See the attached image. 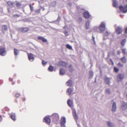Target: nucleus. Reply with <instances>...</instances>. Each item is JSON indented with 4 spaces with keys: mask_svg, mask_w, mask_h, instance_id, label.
Segmentation results:
<instances>
[{
    "mask_svg": "<svg viewBox=\"0 0 127 127\" xmlns=\"http://www.w3.org/2000/svg\"><path fill=\"white\" fill-rule=\"evenodd\" d=\"M29 7H30V8L31 9V11H32L33 10V7L32 6L31 4H30L29 5Z\"/></svg>",
    "mask_w": 127,
    "mask_h": 127,
    "instance_id": "obj_42",
    "label": "nucleus"
},
{
    "mask_svg": "<svg viewBox=\"0 0 127 127\" xmlns=\"http://www.w3.org/2000/svg\"><path fill=\"white\" fill-rule=\"evenodd\" d=\"M7 4L8 6L10 8L14 7L15 5V3L14 2L10 1H7Z\"/></svg>",
    "mask_w": 127,
    "mask_h": 127,
    "instance_id": "obj_6",
    "label": "nucleus"
},
{
    "mask_svg": "<svg viewBox=\"0 0 127 127\" xmlns=\"http://www.w3.org/2000/svg\"><path fill=\"white\" fill-rule=\"evenodd\" d=\"M107 123L109 127H113L112 124L109 122H107Z\"/></svg>",
    "mask_w": 127,
    "mask_h": 127,
    "instance_id": "obj_30",
    "label": "nucleus"
},
{
    "mask_svg": "<svg viewBox=\"0 0 127 127\" xmlns=\"http://www.w3.org/2000/svg\"><path fill=\"white\" fill-rule=\"evenodd\" d=\"M114 71L116 73H118L119 71L118 68L116 67H114Z\"/></svg>",
    "mask_w": 127,
    "mask_h": 127,
    "instance_id": "obj_29",
    "label": "nucleus"
},
{
    "mask_svg": "<svg viewBox=\"0 0 127 127\" xmlns=\"http://www.w3.org/2000/svg\"><path fill=\"white\" fill-rule=\"evenodd\" d=\"M83 16L86 19H88L90 16V15L88 11L85 12L83 13Z\"/></svg>",
    "mask_w": 127,
    "mask_h": 127,
    "instance_id": "obj_13",
    "label": "nucleus"
},
{
    "mask_svg": "<svg viewBox=\"0 0 127 127\" xmlns=\"http://www.w3.org/2000/svg\"><path fill=\"white\" fill-rule=\"evenodd\" d=\"M116 110V103L115 102H114L112 105V110L113 112H115Z\"/></svg>",
    "mask_w": 127,
    "mask_h": 127,
    "instance_id": "obj_16",
    "label": "nucleus"
},
{
    "mask_svg": "<svg viewBox=\"0 0 127 127\" xmlns=\"http://www.w3.org/2000/svg\"><path fill=\"white\" fill-rule=\"evenodd\" d=\"M29 30V29L28 27H22L19 29L20 32L25 33L27 32Z\"/></svg>",
    "mask_w": 127,
    "mask_h": 127,
    "instance_id": "obj_5",
    "label": "nucleus"
},
{
    "mask_svg": "<svg viewBox=\"0 0 127 127\" xmlns=\"http://www.w3.org/2000/svg\"><path fill=\"white\" fill-rule=\"evenodd\" d=\"M116 33L118 34H121L122 32L121 28L119 27L116 28Z\"/></svg>",
    "mask_w": 127,
    "mask_h": 127,
    "instance_id": "obj_10",
    "label": "nucleus"
},
{
    "mask_svg": "<svg viewBox=\"0 0 127 127\" xmlns=\"http://www.w3.org/2000/svg\"><path fill=\"white\" fill-rule=\"evenodd\" d=\"M120 10L124 13H126L127 12V5L124 6L122 5L120 6L119 7Z\"/></svg>",
    "mask_w": 127,
    "mask_h": 127,
    "instance_id": "obj_3",
    "label": "nucleus"
},
{
    "mask_svg": "<svg viewBox=\"0 0 127 127\" xmlns=\"http://www.w3.org/2000/svg\"><path fill=\"white\" fill-rule=\"evenodd\" d=\"M47 63V62H46L44 60H42V64L43 65H45Z\"/></svg>",
    "mask_w": 127,
    "mask_h": 127,
    "instance_id": "obj_39",
    "label": "nucleus"
},
{
    "mask_svg": "<svg viewBox=\"0 0 127 127\" xmlns=\"http://www.w3.org/2000/svg\"><path fill=\"white\" fill-rule=\"evenodd\" d=\"M110 61L112 62V65H113L114 63H113V61H112V59H110Z\"/></svg>",
    "mask_w": 127,
    "mask_h": 127,
    "instance_id": "obj_49",
    "label": "nucleus"
},
{
    "mask_svg": "<svg viewBox=\"0 0 127 127\" xmlns=\"http://www.w3.org/2000/svg\"><path fill=\"white\" fill-rule=\"evenodd\" d=\"M2 120V118L1 115H0V121H1Z\"/></svg>",
    "mask_w": 127,
    "mask_h": 127,
    "instance_id": "obj_51",
    "label": "nucleus"
},
{
    "mask_svg": "<svg viewBox=\"0 0 127 127\" xmlns=\"http://www.w3.org/2000/svg\"><path fill=\"white\" fill-rule=\"evenodd\" d=\"M121 60L123 63H125L126 62V59L125 57H123L121 59Z\"/></svg>",
    "mask_w": 127,
    "mask_h": 127,
    "instance_id": "obj_24",
    "label": "nucleus"
},
{
    "mask_svg": "<svg viewBox=\"0 0 127 127\" xmlns=\"http://www.w3.org/2000/svg\"><path fill=\"white\" fill-rule=\"evenodd\" d=\"M105 92L108 94H110V90L109 89H107L105 90Z\"/></svg>",
    "mask_w": 127,
    "mask_h": 127,
    "instance_id": "obj_35",
    "label": "nucleus"
},
{
    "mask_svg": "<svg viewBox=\"0 0 127 127\" xmlns=\"http://www.w3.org/2000/svg\"><path fill=\"white\" fill-rule=\"evenodd\" d=\"M109 34V33L108 32H106L105 33V35L106 36H108Z\"/></svg>",
    "mask_w": 127,
    "mask_h": 127,
    "instance_id": "obj_44",
    "label": "nucleus"
},
{
    "mask_svg": "<svg viewBox=\"0 0 127 127\" xmlns=\"http://www.w3.org/2000/svg\"><path fill=\"white\" fill-rule=\"evenodd\" d=\"M10 116L13 120L14 121H15L16 120V115L15 113H12L11 114Z\"/></svg>",
    "mask_w": 127,
    "mask_h": 127,
    "instance_id": "obj_17",
    "label": "nucleus"
},
{
    "mask_svg": "<svg viewBox=\"0 0 127 127\" xmlns=\"http://www.w3.org/2000/svg\"><path fill=\"white\" fill-rule=\"evenodd\" d=\"M120 53V51H118L117 52V54L118 55H119Z\"/></svg>",
    "mask_w": 127,
    "mask_h": 127,
    "instance_id": "obj_47",
    "label": "nucleus"
},
{
    "mask_svg": "<svg viewBox=\"0 0 127 127\" xmlns=\"http://www.w3.org/2000/svg\"><path fill=\"white\" fill-rule=\"evenodd\" d=\"M67 104L69 106L71 107L73 105V102L71 100L69 99L67 101Z\"/></svg>",
    "mask_w": 127,
    "mask_h": 127,
    "instance_id": "obj_19",
    "label": "nucleus"
},
{
    "mask_svg": "<svg viewBox=\"0 0 127 127\" xmlns=\"http://www.w3.org/2000/svg\"><path fill=\"white\" fill-rule=\"evenodd\" d=\"M43 122H45L47 124L49 125L51 122L50 119L49 117L46 116L43 119Z\"/></svg>",
    "mask_w": 127,
    "mask_h": 127,
    "instance_id": "obj_4",
    "label": "nucleus"
},
{
    "mask_svg": "<svg viewBox=\"0 0 127 127\" xmlns=\"http://www.w3.org/2000/svg\"><path fill=\"white\" fill-rule=\"evenodd\" d=\"M58 65L60 67L61 66H63L66 65V63L64 62L60 61L58 62Z\"/></svg>",
    "mask_w": 127,
    "mask_h": 127,
    "instance_id": "obj_14",
    "label": "nucleus"
},
{
    "mask_svg": "<svg viewBox=\"0 0 127 127\" xmlns=\"http://www.w3.org/2000/svg\"><path fill=\"white\" fill-rule=\"evenodd\" d=\"M43 37L42 36H39L38 37H37V39L38 40H41L42 39H43Z\"/></svg>",
    "mask_w": 127,
    "mask_h": 127,
    "instance_id": "obj_41",
    "label": "nucleus"
},
{
    "mask_svg": "<svg viewBox=\"0 0 127 127\" xmlns=\"http://www.w3.org/2000/svg\"><path fill=\"white\" fill-rule=\"evenodd\" d=\"M65 73L64 70L62 68H61L60 69V74L63 75Z\"/></svg>",
    "mask_w": 127,
    "mask_h": 127,
    "instance_id": "obj_21",
    "label": "nucleus"
},
{
    "mask_svg": "<svg viewBox=\"0 0 127 127\" xmlns=\"http://www.w3.org/2000/svg\"><path fill=\"white\" fill-rule=\"evenodd\" d=\"M127 1V0H126Z\"/></svg>",
    "mask_w": 127,
    "mask_h": 127,
    "instance_id": "obj_55",
    "label": "nucleus"
},
{
    "mask_svg": "<svg viewBox=\"0 0 127 127\" xmlns=\"http://www.w3.org/2000/svg\"><path fill=\"white\" fill-rule=\"evenodd\" d=\"M14 53L15 55L17 56L18 55V54L19 52L18 50L15 49L14 48Z\"/></svg>",
    "mask_w": 127,
    "mask_h": 127,
    "instance_id": "obj_23",
    "label": "nucleus"
},
{
    "mask_svg": "<svg viewBox=\"0 0 127 127\" xmlns=\"http://www.w3.org/2000/svg\"><path fill=\"white\" fill-rule=\"evenodd\" d=\"M89 22H87L86 24V29H88L89 28Z\"/></svg>",
    "mask_w": 127,
    "mask_h": 127,
    "instance_id": "obj_34",
    "label": "nucleus"
},
{
    "mask_svg": "<svg viewBox=\"0 0 127 127\" xmlns=\"http://www.w3.org/2000/svg\"><path fill=\"white\" fill-rule=\"evenodd\" d=\"M117 65L119 67H122L123 66V64H121V63H119L117 64Z\"/></svg>",
    "mask_w": 127,
    "mask_h": 127,
    "instance_id": "obj_32",
    "label": "nucleus"
},
{
    "mask_svg": "<svg viewBox=\"0 0 127 127\" xmlns=\"http://www.w3.org/2000/svg\"><path fill=\"white\" fill-rule=\"evenodd\" d=\"M16 5L17 8L18 9L20 8L22 5L21 3L18 2L17 1H16Z\"/></svg>",
    "mask_w": 127,
    "mask_h": 127,
    "instance_id": "obj_18",
    "label": "nucleus"
},
{
    "mask_svg": "<svg viewBox=\"0 0 127 127\" xmlns=\"http://www.w3.org/2000/svg\"><path fill=\"white\" fill-rule=\"evenodd\" d=\"M42 41L44 42H47V39L45 38L44 37H43L41 40Z\"/></svg>",
    "mask_w": 127,
    "mask_h": 127,
    "instance_id": "obj_37",
    "label": "nucleus"
},
{
    "mask_svg": "<svg viewBox=\"0 0 127 127\" xmlns=\"http://www.w3.org/2000/svg\"><path fill=\"white\" fill-rule=\"evenodd\" d=\"M122 109L123 110L127 109V103L123 102L121 107Z\"/></svg>",
    "mask_w": 127,
    "mask_h": 127,
    "instance_id": "obj_15",
    "label": "nucleus"
},
{
    "mask_svg": "<svg viewBox=\"0 0 127 127\" xmlns=\"http://www.w3.org/2000/svg\"><path fill=\"white\" fill-rule=\"evenodd\" d=\"M66 47L69 49H72V47L69 44H66Z\"/></svg>",
    "mask_w": 127,
    "mask_h": 127,
    "instance_id": "obj_31",
    "label": "nucleus"
},
{
    "mask_svg": "<svg viewBox=\"0 0 127 127\" xmlns=\"http://www.w3.org/2000/svg\"><path fill=\"white\" fill-rule=\"evenodd\" d=\"M14 84V83H12V84L13 85Z\"/></svg>",
    "mask_w": 127,
    "mask_h": 127,
    "instance_id": "obj_53",
    "label": "nucleus"
},
{
    "mask_svg": "<svg viewBox=\"0 0 127 127\" xmlns=\"http://www.w3.org/2000/svg\"><path fill=\"white\" fill-rule=\"evenodd\" d=\"M125 32L126 33H127V27H126L125 29Z\"/></svg>",
    "mask_w": 127,
    "mask_h": 127,
    "instance_id": "obj_45",
    "label": "nucleus"
},
{
    "mask_svg": "<svg viewBox=\"0 0 127 127\" xmlns=\"http://www.w3.org/2000/svg\"><path fill=\"white\" fill-rule=\"evenodd\" d=\"M29 60L31 61H33L34 59V55L31 53H29L28 55Z\"/></svg>",
    "mask_w": 127,
    "mask_h": 127,
    "instance_id": "obj_9",
    "label": "nucleus"
},
{
    "mask_svg": "<svg viewBox=\"0 0 127 127\" xmlns=\"http://www.w3.org/2000/svg\"><path fill=\"white\" fill-rule=\"evenodd\" d=\"M64 33L66 36H67L68 35V33L67 31H65L64 32Z\"/></svg>",
    "mask_w": 127,
    "mask_h": 127,
    "instance_id": "obj_40",
    "label": "nucleus"
},
{
    "mask_svg": "<svg viewBox=\"0 0 127 127\" xmlns=\"http://www.w3.org/2000/svg\"><path fill=\"white\" fill-rule=\"evenodd\" d=\"M71 65H70V66H69V67H70L71 66Z\"/></svg>",
    "mask_w": 127,
    "mask_h": 127,
    "instance_id": "obj_54",
    "label": "nucleus"
},
{
    "mask_svg": "<svg viewBox=\"0 0 127 127\" xmlns=\"http://www.w3.org/2000/svg\"><path fill=\"white\" fill-rule=\"evenodd\" d=\"M125 75L124 73L119 74L117 76V80L118 82H120L124 78Z\"/></svg>",
    "mask_w": 127,
    "mask_h": 127,
    "instance_id": "obj_1",
    "label": "nucleus"
},
{
    "mask_svg": "<svg viewBox=\"0 0 127 127\" xmlns=\"http://www.w3.org/2000/svg\"><path fill=\"white\" fill-rule=\"evenodd\" d=\"M53 119V121L56 122L59 120V117L58 114L55 113L53 114L51 116Z\"/></svg>",
    "mask_w": 127,
    "mask_h": 127,
    "instance_id": "obj_2",
    "label": "nucleus"
},
{
    "mask_svg": "<svg viewBox=\"0 0 127 127\" xmlns=\"http://www.w3.org/2000/svg\"><path fill=\"white\" fill-rule=\"evenodd\" d=\"M90 75H92V76L93 75V73L92 72L90 71Z\"/></svg>",
    "mask_w": 127,
    "mask_h": 127,
    "instance_id": "obj_46",
    "label": "nucleus"
},
{
    "mask_svg": "<svg viewBox=\"0 0 127 127\" xmlns=\"http://www.w3.org/2000/svg\"><path fill=\"white\" fill-rule=\"evenodd\" d=\"M67 86H71L72 84V81L71 80H68L66 82Z\"/></svg>",
    "mask_w": 127,
    "mask_h": 127,
    "instance_id": "obj_20",
    "label": "nucleus"
},
{
    "mask_svg": "<svg viewBox=\"0 0 127 127\" xmlns=\"http://www.w3.org/2000/svg\"><path fill=\"white\" fill-rule=\"evenodd\" d=\"M9 80L11 81H12L13 80V79L12 78H10L9 79Z\"/></svg>",
    "mask_w": 127,
    "mask_h": 127,
    "instance_id": "obj_50",
    "label": "nucleus"
},
{
    "mask_svg": "<svg viewBox=\"0 0 127 127\" xmlns=\"http://www.w3.org/2000/svg\"><path fill=\"white\" fill-rule=\"evenodd\" d=\"M122 52L124 55H125L126 53V49H122Z\"/></svg>",
    "mask_w": 127,
    "mask_h": 127,
    "instance_id": "obj_38",
    "label": "nucleus"
},
{
    "mask_svg": "<svg viewBox=\"0 0 127 127\" xmlns=\"http://www.w3.org/2000/svg\"><path fill=\"white\" fill-rule=\"evenodd\" d=\"M105 29V24L103 22L99 26V30L101 31H104Z\"/></svg>",
    "mask_w": 127,
    "mask_h": 127,
    "instance_id": "obj_7",
    "label": "nucleus"
},
{
    "mask_svg": "<svg viewBox=\"0 0 127 127\" xmlns=\"http://www.w3.org/2000/svg\"><path fill=\"white\" fill-rule=\"evenodd\" d=\"M72 91V90L71 88H69L67 89V92L69 94V95H70Z\"/></svg>",
    "mask_w": 127,
    "mask_h": 127,
    "instance_id": "obj_26",
    "label": "nucleus"
},
{
    "mask_svg": "<svg viewBox=\"0 0 127 127\" xmlns=\"http://www.w3.org/2000/svg\"><path fill=\"white\" fill-rule=\"evenodd\" d=\"M126 40L125 39H124L122 40L121 43V44L122 45L124 46L126 42Z\"/></svg>",
    "mask_w": 127,
    "mask_h": 127,
    "instance_id": "obj_28",
    "label": "nucleus"
},
{
    "mask_svg": "<svg viewBox=\"0 0 127 127\" xmlns=\"http://www.w3.org/2000/svg\"><path fill=\"white\" fill-rule=\"evenodd\" d=\"M1 31L2 33H4L5 31H7L8 30L7 27L6 25H3L1 27Z\"/></svg>",
    "mask_w": 127,
    "mask_h": 127,
    "instance_id": "obj_12",
    "label": "nucleus"
},
{
    "mask_svg": "<svg viewBox=\"0 0 127 127\" xmlns=\"http://www.w3.org/2000/svg\"><path fill=\"white\" fill-rule=\"evenodd\" d=\"M61 122L62 127H64V125L66 123L65 119V117H63L61 118Z\"/></svg>",
    "mask_w": 127,
    "mask_h": 127,
    "instance_id": "obj_11",
    "label": "nucleus"
},
{
    "mask_svg": "<svg viewBox=\"0 0 127 127\" xmlns=\"http://www.w3.org/2000/svg\"><path fill=\"white\" fill-rule=\"evenodd\" d=\"M79 20L81 22L82 20V19L81 18H79Z\"/></svg>",
    "mask_w": 127,
    "mask_h": 127,
    "instance_id": "obj_48",
    "label": "nucleus"
},
{
    "mask_svg": "<svg viewBox=\"0 0 127 127\" xmlns=\"http://www.w3.org/2000/svg\"><path fill=\"white\" fill-rule=\"evenodd\" d=\"M20 15L18 14H16L14 15L13 16V18H14L16 19L20 16Z\"/></svg>",
    "mask_w": 127,
    "mask_h": 127,
    "instance_id": "obj_27",
    "label": "nucleus"
},
{
    "mask_svg": "<svg viewBox=\"0 0 127 127\" xmlns=\"http://www.w3.org/2000/svg\"><path fill=\"white\" fill-rule=\"evenodd\" d=\"M104 80L106 83L108 84H110V82L109 78L106 77L105 79Z\"/></svg>",
    "mask_w": 127,
    "mask_h": 127,
    "instance_id": "obj_22",
    "label": "nucleus"
},
{
    "mask_svg": "<svg viewBox=\"0 0 127 127\" xmlns=\"http://www.w3.org/2000/svg\"><path fill=\"white\" fill-rule=\"evenodd\" d=\"M5 52V48L0 46V55L3 56V54Z\"/></svg>",
    "mask_w": 127,
    "mask_h": 127,
    "instance_id": "obj_8",
    "label": "nucleus"
},
{
    "mask_svg": "<svg viewBox=\"0 0 127 127\" xmlns=\"http://www.w3.org/2000/svg\"><path fill=\"white\" fill-rule=\"evenodd\" d=\"M92 40L94 41V44L95 45L96 43H95V38L94 36L93 35L92 36Z\"/></svg>",
    "mask_w": 127,
    "mask_h": 127,
    "instance_id": "obj_36",
    "label": "nucleus"
},
{
    "mask_svg": "<svg viewBox=\"0 0 127 127\" xmlns=\"http://www.w3.org/2000/svg\"><path fill=\"white\" fill-rule=\"evenodd\" d=\"M20 96V94L19 93H17L15 94V96L16 97H19Z\"/></svg>",
    "mask_w": 127,
    "mask_h": 127,
    "instance_id": "obj_33",
    "label": "nucleus"
},
{
    "mask_svg": "<svg viewBox=\"0 0 127 127\" xmlns=\"http://www.w3.org/2000/svg\"><path fill=\"white\" fill-rule=\"evenodd\" d=\"M113 5L114 7H116L117 6V4L115 2H114L113 3Z\"/></svg>",
    "mask_w": 127,
    "mask_h": 127,
    "instance_id": "obj_43",
    "label": "nucleus"
},
{
    "mask_svg": "<svg viewBox=\"0 0 127 127\" xmlns=\"http://www.w3.org/2000/svg\"><path fill=\"white\" fill-rule=\"evenodd\" d=\"M54 68L53 67L51 66L50 65L48 68V70L49 71H52L53 70Z\"/></svg>",
    "mask_w": 127,
    "mask_h": 127,
    "instance_id": "obj_25",
    "label": "nucleus"
},
{
    "mask_svg": "<svg viewBox=\"0 0 127 127\" xmlns=\"http://www.w3.org/2000/svg\"><path fill=\"white\" fill-rule=\"evenodd\" d=\"M20 83V81L19 80H18L17 81V83L18 84H19Z\"/></svg>",
    "mask_w": 127,
    "mask_h": 127,
    "instance_id": "obj_52",
    "label": "nucleus"
}]
</instances>
